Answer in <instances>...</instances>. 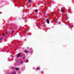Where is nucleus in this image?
<instances>
[{"mask_svg": "<svg viewBox=\"0 0 74 74\" xmlns=\"http://www.w3.org/2000/svg\"><path fill=\"white\" fill-rule=\"evenodd\" d=\"M46 21L47 23L49 24V19H46Z\"/></svg>", "mask_w": 74, "mask_h": 74, "instance_id": "1", "label": "nucleus"}, {"mask_svg": "<svg viewBox=\"0 0 74 74\" xmlns=\"http://www.w3.org/2000/svg\"><path fill=\"white\" fill-rule=\"evenodd\" d=\"M21 55V54L20 53H18L17 56V58L19 57V56H20V55Z\"/></svg>", "mask_w": 74, "mask_h": 74, "instance_id": "2", "label": "nucleus"}, {"mask_svg": "<svg viewBox=\"0 0 74 74\" xmlns=\"http://www.w3.org/2000/svg\"><path fill=\"white\" fill-rule=\"evenodd\" d=\"M54 22H55L57 24H58V21H57V20L55 21H54Z\"/></svg>", "mask_w": 74, "mask_h": 74, "instance_id": "3", "label": "nucleus"}, {"mask_svg": "<svg viewBox=\"0 0 74 74\" xmlns=\"http://www.w3.org/2000/svg\"><path fill=\"white\" fill-rule=\"evenodd\" d=\"M40 68H37L36 69V70H39V69H40Z\"/></svg>", "mask_w": 74, "mask_h": 74, "instance_id": "4", "label": "nucleus"}, {"mask_svg": "<svg viewBox=\"0 0 74 74\" xmlns=\"http://www.w3.org/2000/svg\"><path fill=\"white\" fill-rule=\"evenodd\" d=\"M25 53H28V51L27 50H25Z\"/></svg>", "mask_w": 74, "mask_h": 74, "instance_id": "5", "label": "nucleus"}, {"mask_svg": "<svg viewBox=\"0 0 74 74\" xmlns=\"http://www.w3.org/2000/svg\"><path fill=\"white\" fill-rule=\"evenodd\" d=\"M12 74H16V73L15 72H13L12 73Z\"/></svg>", "mask_w": 74, "mask_h": 74, "instance_id": "6", "label": "nucleus"}, {"mask_svg": "<svg viewBox=\"0 0 74 74\" xmlns=\"http://www.w3.org/2000/svg\"><path fill=\"white\" fill-rule=\"evenodd\" d=\"M5 32H6V34H8V32H7V31H6Z\"/></svg>", "mask_w": 74, "mask_h": 74, "instance_id": "7", "label": "nucleus"}, {"mask_svg": "<svg viewBox=\"0 0 74 74\" xmlns=\"http://www.w3.org/2000/svg\"><path fill=\"white\" fill-rule=\"evenodd\" d=\"M16 70H19V68H16Z\"/></svg>", "mask_w": 74, "mask_h": 74, "instance_id": "8", "label": "nucleus"}, {"mask_svg": "<svg viewBox=\"0 0 74 74\" xmlns=\"http://www.w3.org/2000/svg\"><path fill=\"white\" fill-rule=\"evenodd\" d=\"M28 2H30L31 1L30 0H28Z\"/></svg>", "mask_w": 74, "mask_h": 74, "instance_id": "9", "label": "nucleus"}, {"mask_svg": "<svg viewBox=\"0 0 74 74\" xmlns=\"http://www.w3.org/2000/svg\"><path fill=\"white\" fill-rule=\"evenodd\" d=\"M23 63V61L20 62V63Z\"/></svg>", "mask_w": 74, "mask_h": 74, "instance_id": "10", "label": "nucleus"}, {"mask_svg": "<svg viewBox=\"0 0 74 74\" xmlns=\"http://www.w3.org/2000/svg\"><path fill=\"white\" fill-rule=\"evenodd\" d=\"M37 11H38L37 10H35V12H37Z\"/></svg>", "mask_w": 74, "mask_h": 74, "instance_id": "11", "label": "nucleus"}, {"mask_svg": "<svg viewBox=\"0 0 74 74\" xmlns=\"http://www.w3.org/2000/svg\"><path fill=\"white\" fill-rule=\"evenodd\" d=\"M61 12H62V13H63V10H61Z\"/></svg>", "mask_w": 74, "mask_h": 74, "instance_id": "12", "label": "nucleus"}, {"mask_svg": "<svg viewBox=\"0 0 74 74\" xmlns=\"http://www.w3.org/2000/svg\"><path fill=\"white\" fill-rule=\"evenodd\" d=\"M26 61L27 62H29V60H27Z\"/></svg>", "mask_w": 74, "mask_h": 74, "instance_id": "13", "label": "nucleus"}, {"mask_svg": "<svg viewBox=\"0 0 74 74\" xmlns=\"http://www.w3.org/2000/svg\"><path fill=\"white\" fill-rule=\"evenodd\" d=\"M3 36H5V34H4V33H3Z\"/></svg>", "mask_w": 74, "mask_h": 74, "instance_id": "14", "label": "nucleus"}, {"mask_svg": "<svg viewBox=\"0 0 74 74\" xmlns=\"http://www.w3.org/2000/svg\"><path fill=\"white\" fill-rule=\"evenodd\" d=\"M2 38H1L0 39V41L2 39Z\"/></svg>", "mask_w": 74, "mask_h": 74, "instance_id": "15", "label": "nucleus"}, {"mask_svg": "<svg viewBox=\"0 0 74 74\" xmlns=\"http://www.w3.org/2000/svg\"><path fill=\"white\" fill-rule=\"evenodd\" d=\"M14 30L13 31L12 33H14Z\"/></svg>", "mask_w": 74, "mask_h": 74, "instance_id": "16", "label": "nucleus"}, {"mask_svg": "<svg viewBox=\"0 0 74 74\" xmlns=\"http://www.w3.org/2000/svg\"><path fill=\"white\" fill-rule=\"evenodd\" d=\"M14 33H16V32H15V31H14Z\"/></svg>", "mask_w": 74, "mask_h": 74, "instance_id": "17", "label": "nucleus"}, {"mask_svg": "<svg viewBox=\"0 0 74 74\" xmlns=\"http://www.w3.org/2000/svg\"><path fill=\"white\" fill-rule=\"evenodd\" d=\"M25 57H24V58H23V59H25Z\"/></svg>", "mask_w": 74, "mask_h": 74, "instance_id": "18", "label": "nucleus"}, {"mask_svg": "<svg viewBox=\"0 0 74 74\" xmlns=\"http://www.w3.org/2000/svg\"><path fill=\"white\" fill-rule=\"evenodd\" d=\"M42 73H43V72H42Z\"/></svg>", "mask_w": 74, "mask_h": 74, "instance_id": "19", "label": "nucleus"}, {"mask_svg": "<svg viewBox=\"0 0 74 74\" xmlns=\"http://www.w3.org/2000/svg\"><path fill=\"white\" fill-rule=\"evenodd\" d=\"M21 56H20V57H21Z\"/></svg>", "mask_w": 74, "mask_h": 74, "instance_id": "20", "label": "nucleus"}]
</instances>
